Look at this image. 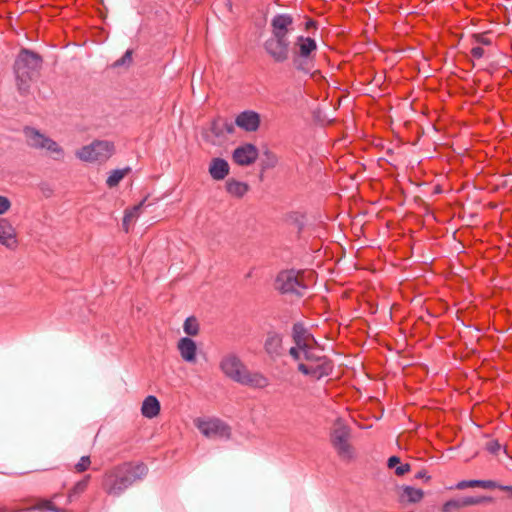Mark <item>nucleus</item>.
<instances>
[{
  "mask_svg": "<svg viewBox=\"0 0 512 512\" xmlns=\"http://www.w3.org/2000/svg\"><path fill=\"white\" fill-rule=\"evenodd\" d=\"M147 473L148 468L143 462H124L105 471L102 488L108 495L119 497L134 482L143 479Z\"/></svg>",
  "mask_w": 512,
  "mask_h": 512,
  "instance_id": "nucleus-1",
  "label": "nucleus"
},
{
  "mask_svg": "<svg viewBox=\"0 0 512 512\" xmlns=\"http://www.w3.org/2000/svg\"><path fill=\"white\" fill-rule=\"evenodd\" d=\"M43 62V57L33 50L24 47L19 50L13 64V71L17 89L21 95L25 96L29 93L31 82L39 74Z\"/></svg>",
  "mask_w": 512,
  "mask_h": 512,
  "instance_id": "nucleus-2",
  "label": "nucleus"
},
{
  "mask_svg": "<svg viewBox=\"0 0 512 512\" xmlns=\"http://www.w3.org/2000/svg\"><path fill=\"white\" fill-rule=\"evenodd\" d=\"M316 52L315 39L303 35L297 36L290 54L294 69L305 75H312L315 69Z\"/></svg>",
  "mask_w": 512,
  "mask_h": 512,
  "instance_id": "nucleus-3",
  "label": "nucleus"
},
{
  "mask_svg": "<svg viewBox=\"0 0 512 512\" xmlns=\"http://www.w3.org/2000/svg\"><path fill=\"white\" fill-rule=\"evenodd\" d=\"M300 271L287 269L280 271L275 278L274 286L282 295H294L298 298L304 296L307 285L299 279Z\"/></svg>",
  "mask_w": 512,
  "mask_h": 512,
  "instance_id": "nucleus-4",
  "label": "nucleus"
},
{
  "mask_svg": "<svg viewBox=\"0 0 512 512\" xmlns=\"http://www.w3.org/2000/svg\"><path fill=\"white\" fill-rule=\"evenodd\" d=\"M115 146L111 141L95 140L76 151L78 160H108L114 154Z\"/></svg>",
  "mask_w": 512,
  "mask_h": 512,
  "instance_id": "nucleus-5",
  "label": "nucleus"
},
{
  "mask_svg": "<svg viewBox=\"0 0 512 512\" xmlns=\"http://www.w3.org/2000/svg\"><path fill=\"white\" fill-rule=\"evenodd\" d=\"M267 56L275 63L282 64L290 59L291 42L289 38L271 36L263 43Z\"/></svg>",
  "mask_w": 512,
  "mask_h": 512,
  "instance_id": "nucleus-6",
  "label": "nucleus"
},
{
  "mask_svg": "<svg viewBox=\"0 0 512 512\" xmlns=\"http://www.w3.org/2000/svg\"><path fill=\"white\" fill-rule=\"evenodd\" d=\"M351 429L345 424L337 425L331 432L330 441L338 456L351 460L354 457L353 448L349 443Z\"/></svg>",
  "mask_w": 512,
  "mask_h": 512,
  "instance_id": "nucleus-7",
  "label": "nucleus"
},
{
  "mask_svg": "<svg viewBox=\"0 0 512 512\" xmlns=\"http://www.w3.org/2000/svg\"><path fill=\"white\" fill-rule=\"evenodd\" d=\"M24 134L29 146L36 149H45L48 152L56 153L61 158L64 157L62 147L50 137L42 134L38 129L26 126L24 128Z\"/></svg>",
  "mask_w": 512,
  "mask_h": 512,
  "instance_id": "nucleus-8",
  "label": "nucleus"
},
{
  "mask_svg": "<svg viewBox=\"0 0 512 512\" xmlns=\"http://www.w3.org/2000/svg\"><path fill=\"white\" fill-rule=\"evenodd\" d=\"M197 429L207 438H225L231 436V429L228 424L218 418L202 419L195 421Z\"/></svg>",
  "mask_w": 512,
  "mask_h": 512,
  "instance_id": "nucleus-9",
  "label": "nucleus"
},
{
  "mask_svg": "<svg viewBox=\"0 0 512 512\" xmlns=\"http://www.w3.org/2000/svg\"><path fill=\"white\" fill-rule=\"evenodd\" d=\"M297 369L303 375L310 376L315 380H320L332 374L334 363L329 357L323 356V359L318 362L309 364L299 363Z\"/></svg>",
  "mask_w": 512,
  "mask_h": 512,
  "instance_id": "nucleus-10",
  "label": "nucleus"
},
{
  "mask_svg": "<svg viewBox=\"0 0 512 512\" xmlns=\"http://www.w3.org/2000/svg\"><path fill=\"white\" fill-rule=\"evenodd\" d=\"M220 369L226 377L239 383L247 368L237 355L229 354L222 358Z\"/></svg>",
  "mask_w": 512,
  "mask_h": 512,
  "instance_id": "nucleus-11",
  "label": "nucleus"
},
{
  "mask_svg": "<svg viewBox=\"0 0 512 512\" xmlns=\"http://www.w3.org/2000/svg\"><path fill=\"white\" fill-rule=\"evenodd\" d=\"M294 19L292 15L287 13H280L273 16L271 19V36L280 38H289V34L294 30Z\"/></svg>",
  "mask_w": 512,
  "mask_h": 512,
  "instance_id": "nucleus-12",
  "label": "nucleus"
},
{
  "mask_svg": "<svg viewBox=\"0 0 512 512\" xmlns=\"http://www.w3.org/2000/svg\"><path fill=\"white\" fill-rule=\"evenodd\" d=\"M261 124V115L254 110H244L236 118L234 125L245 132H256Z\"/></svg>",
  "mask_w": 512,
  "mask_h": 512,
  "instance_id": "nucleus-13",
  "label": "nucleus"
},
{
  "mask_svg": "<svg viewBox=\"0 0 512 512\" xmlns=\"http://www.w3.org/2000/svg\"><path fill=\"white\" fill-rule=\"evenodd\" d=\"M0 244L10 250L18 246L16 230L6 218H0Z\"/></svg>",
  "mask_w": 512,
  "mask_h": 512,
  "instance_id": "nucleus-14",
  "label": "nucleus"
},
{
  "mask_svg": "<svg viewBox=\"0 0 512 512\" xmlns=\"http://www.w3.org/2000/svg\"><path fill=\"white\" fill-rule=\"evenodd\" d=\"M177 348L185 362L193 363L196 361L197 346L193 339L189 337L181 338L178 341Z\"/></svg>",
  "mask_w": 512,
  "mask_h": 512,
  "instance_id": "nucleus-15",
  "label": "nucleus"
},
{
  "mask_svg": "<svg viewBox=\"0 0 512 512\" xmlns=\"http://www.w3.org/2000/svg\"><path fill=\"white\" fill-rule=\"evenodd\" d=\"M264 350L271 358H277L282 354V336L276 332H269L264 342Z\"/></svg>",
  "mask_w": 512,
  "mask_h": 512,
  "instance_id": "nucleus-16",
  "label": "nucleus"
},
{
  "mask_svg": "<svg viewBox=\"0 0 512 512\" xmlns=\"http://www.w3.org/2000/svg\"><path fill=\"white\" fill-rule=\"evenodd\" d=\"M210 131L216 138H221L225 134L234 133V123L225 118L217 117L211 121Z\"/></svg>",
  "mask_w": 512,
  "mask_h": 512,
  "instance_id": "nucleus-17",
  "label": "nucleus"
},
{
  "mask_svg": "<svg viewBox=\"0 0 512 512\" xmlns=\"http://www.w3.org/2000/svg\"><path fill=\"white\" fill-rule=\"evenodd\" d=\"M258 148L252 143H245L234 149L232 160H257Z\"/></svg>",
  "mask_w": 512,
  "mask_h": 512,
  "instance_id": "nucleus-18",
  "label": "nucleus"
},
{
  "mask_svg": "<svg viewBox=\"0 0 512 512\" xmlns=\"http://www.w3.org/2000/svg\"><path fill=\"white\" fill-rule=\"evenodd\" d=\"M500 484L494 480H480V479H472V480H462L456 483L454 486L450 487V489H458L463 490L466 488L473 487H481L484 489H499Z\"/></svg>",
  "mask_w": 512,
  "mask_h": 512,
  "instance_id": "nucleus-19",
  "label": "nucleus"
},
{
  "mask_svg": "<svg viewBox=\"0 0 512 512\" xmlns=\"http://www.w3.org/2000/svg\"><path fill=\"white\" fill-rule=\"evenodd\" d=\"M161 405L159 400L154 395L147 396L141 406V413L144 417L152 419L159 415Z\"/></svg>",
  "mask_w": 512,
  "mask_h": 512,
  "instance_id": "nucleus-20",
  "label": "nucleus"
},
{
  "mask_svg": "<svg viewBox=\"0 0 512 512\" xmlns=\"http://www.w3.org/2000/svg\"><path fill=\"white\" fill-rule=\"evenodd\" d=\"M239 383L254 388H264L268 385V379L261 373H250L246 369Z\"/></svg>",
  "mask_w": 512,
  "mask_h": 512,
  "instance_id": "nucleus-21",
  "label": "nucleus"
},
{
  "mask_svg": "<svg viewBox=\"0 0 512 512\" xmlns=\"http://www.w3.org/2000/svg\"><path fill=\"white\" fill-rule=\"evenodd\" d=\"M225 187L229 195L238 199L243 198L250 189L246 182L238 181L232 178L226 181Z\"/></svg>",
  "mask_w": 512,
  "mask_h": 512,
  "instance_id": "nucleus-22",
  "label": "nucleus"
},
{
  "mask_svg": "<svg viewBox=\"0 0 512 512\" xmlns=\"http://www.w3.org/2000/svg\"><path fill=\"white\" fill-rule=\"evenodd\" d=\"M313 337L308 330L305 328L304 324L301 322H297L293 324L292 327V338L294 343L302 349L307 348L309 346L307 344V338Z\"/></svg>",
  "mask_w": 512,
  "mask_h": 512,
  "instance_id": "nucleus-23",
  "label": "nucleus"
},
{
  "mask_svg": "<svg viewBox=\"0 0 512 512\" xmlns=\"http://www.w3.org/2000/svg\"><path fill=\"white\" fill-rule=\"evenodd\" d=\"M424 497L423 490L419 488H415L409 485H405L402 487V494L400 495L401 502H409V503H418Z\"/></svg>",
  "mask_w": 512,
  "mask_h": 512,
  "instance_id": "nucleus-24",
  "label": "nucleus"
},
{
  "mask_svg": "<svg viewBox=\"0 0 512 512\" xmlns=\"http://www.w3.org/2000/svg\"><path fill=\"white\" fill-rule=\"evenodd\" d=\"M58 496V494H54L52 499H41L28 510H38L40 512H67L66 509L59 508L54 504L53 500Z\"/></svg>",
  "mask_w": 512,
  "mask_h": 512,
  "instance_id": "nucleus-25",
  "label": "nucleus"
},
{
  "mask_svg": "<svg viewBox=\"0 0 512 512\" xmlns=\"http://www.w3.org/2000/svg\"><path fill=\"white\" fill-rule=\"evenodd\" d=\"M229 162H211L209 173L214 180H222L229 174Z\"/></svg>",
  "mask_w": 512,
  "mask_h": 512,
  "instance_id": "nucleus-26",
  "label": "nucleus"
},
{
  "mask_svg": "<svg viewBox=\"0 0 512 512\" xmlns=\"http://www.w3.org/2000/svg\"><path fill=\"white\" fill-rule=\"evenodd\" d=\"M387 466L389 468H395V474L397 476H403L411 470V466L408 463L401 464L399 456L393 455L388 458Z\"/></svg>",
  "mask_w": 512,
  "mask_h": 512,
  "instance_id": "nucleus-27",
  "label": "nucleus"
},
{
  "mask_svg": "<svg viewBox=\"0 0 512 512\" xmlns=\"http://www.w3.org/2000/svg\"><path fill=\"white\" fill-rule=\"evenodd\" d=\"M130 171V167L112 170L106 179V185L110 188L117 186L120 183V181L124 178V176Z\"/></svg>",
  "mask_w": 512,
  "mask_h": 512,
  "instance_id": "nucleus-28",
  "label": "nucleus"
},
{
  "mask_svg": "<svg viewBox=\"0 0 512 512\" xmlns=\"http://www.w3.org/2000/svg\"><path fill=\"white\" fill-rule=\"evenodd\" d=\"M90 479L91 476L86 475L83 479L75 483V485L71 488V490L68 493V503L72 501L73 497L83 493L87 489Z\"/></svg>",
  "mask_w": 512,
  "mask_h": 512,
  "instance_id": "nucleus-29",
  "label": "nucleus"
},
{
  "mask_svg": "<svg viewBox=\"0 0 512 512\" xmlns=\"http://www.w3.org/2000/svg\"><path fill=\"white\" fill-rule=\"evenodd\" d=\"M467 506L466 497H460L455 499H450L446 501L441 508L442 512H453L454 510H459Z\"/></svg>",
  "mask_w": 512,
  "mask_h": 512,
  "instance_id": "nucleus-30",
  "label": "nucleus"
},
{
  "mask_svg": "<svg viewBox=\"0 0 512 512\" xmlns=\"http://www.w3.org/2000/svg\"><path fill=\"white\" fill-rule=\"evenodd\" d=\"M183 328L187 335L196 336L199 332V324L197 319L193 316L186 318Z\"/></svg>",
  "mask_w": 512,
  "mask_h": 512,
  "instance_id": "nucleus-31",
  "label": "nucleus"
},
{
  "mask_svg": "<svg viewBox=\"0 0 512 512\" xmlns=\"http://www.w3.org/2000/svg\"><path fill=\"white\" fill-rule=\"evenodd\" d=\"M132 55H133V50L127 49L126 52L122 55V57L117 59L112 64V67L113 68H118V67H122V66L129 67L133 61Z\"/></svg>",
  "mask_w": 512,
  "mask_h": 512,
  "instance_id": "nucleus-32",
  "label": "nucleus"
},
{
  "mask_svg": "<svg viewBox=\"0 0 512 512\" xmlns=\"http://www.w3.org/2000/svg\"><path fill=\"white\" fill-rule=\"evenodd\" d=\"M304 219L305 215L300 212L294 211L287 214V220L296 225L299 231H301L305 226Z\"/></svg>",
  "mask_w": 512,
  "mask_h": 512,
  "instance_id": "nucleus-33",
  "label": "nucleus"
},
{
  "mask_svg": "<svg viewBox=\"0 0 512 512\" xmlns=\"http://www.w3.org/2000/svg\"><path fill=\"white\" fill-rule=\"evenodd\" d=\"M145 201H146V198H144L137 205H134L130 209H127L124 214V222L131 221L132 219L137 218L139 216V212H140L141 208L143 207Z\"/></svg>",
  "mask_w": 512,
  "mask_h": 512,
  "instance_id": "nucleus-34",
  "label": "nucleus"
},
{
  "mask_svg": "<svg viewBox=\"0 0 512 512\" xmlns=\"http://www.w3.org/2000/svg\"><path fill=\"white\" fill-rule=\"evenodd\" d=\"M304 358L309 363H314L321 361L324 355H319L315 352V350L311 346H307V348L302 349Z\"/></svg>",
  "mask_w": 512,
  "mask_h": 512,
  "instance_id": "nucleus-35",
  "label": "nucleus"
},
{
  "mask_svg": "<svg viewBox=\"0 0 512 512\" xmlns=\"http://www.w3.org/2000/svg\"><path fill=\"white\" fill-rule=\"evenodd\" d=\"M467 506H474L484 503H491L493 502V497L491 496H465Z\"/></svg>",
  "mask_w": 512,
  "mask_h": 512,
  "instance_id": "nucleus-36",
  "label": "nucleus"
},
{
  "mask_svg": "<svg viewBox=\"0 0 512 512\" xmlns=\"http://www.w3.org/2000/svg\"><path fill=\"white\" fill-rule=\"evenodd\" d=\"M488 32L485 33H474L472 34V40L483 46H490L492 45V39L487 36Z\"/></svg>",
  "mask_w": 512,
  "mask_h": 512,
  "instance_id": "nucleus-37",
  "label": "nucleus"
},
{
  "mask_svg": "<svg viewBox=\"0 0 512 512\" xmlns=\"http://www.w3.org/2000/svg\"><path fill=\"white\" fill-rule=\"evenodd\" d=\"M91 465L90 456H82L79 461L75 464V471L78 473L85 472Z\"/></svg>",
  "mask_w": 512,
  "mask_h": 512,
  "instance_id": "nucleus-38",
  "label": "nucleus"
},
{
  "mask_svg": "<svg viewBox=\"0 0 512 512\" xmlns=\"http://www.w3.org/2000/svg\"><path fill=\"white\" fill-rule=\"evenodd\" d=\"M486 450L493 454V455H496L498 454V452L500 451L501 449V444L499 443L498 440L496 439H493V440H490L486 443Z\"/></svg>",
  "mask_w": 512,
  "mask_h": 512,
  "instance_id": "nucleus-39",
  "label": "nucleus"
},
{
  "mask_svg": "<svg viewBox=\"0 0 512 512\" xmlns=\"http://www.w3.org/2000/svg\"><path fill=\"white\" fill-rule=\"evenodd\" d=\"M11 207V202L6 196H0V215L7 212Z\"/></svg>",
  "mask_w": 512,
  "mask_h": 512,
  "instance_id": "nucleus-40",
  "label": "nucleus"
},
{
  "mask_svg": "<svg viewBox=\"0 0 512 512\" xmlns=\"http://www.w3.org/2000/svg\"><path fill=\"white\" fill-rule=\"evenodd\" d=\"M470 54L475 59H480L484 56L485 51L481 46H475L471 49Z\"/></svg>",
  "mask_w": 512,
  "mask_h": 512,
  "instance_id": "nucleus-41",
  "label": "nucleus"
},
{
  "mask_svg": "<svg viewBox=\"0 0 512 512\" xmlns=\"http://www.w3.org/2000/svg\"><path fill=\"white\" fill-rule=\"evenodd\" d=\"M262 153L266 157V160H277V156L268 148L267 145H263Z\"/></svg>",
  "mask_w": 512,
  "mask_h": 512,
  "instance_id": "nucleus-42",
  "label": "nucleus"
},
{
  "mask_svg": "<svg viewBox=\"0 0 512 512\" xmlns=\"http://www.w3.org/2000/svg\"><path fill=\"white\" fill-rule=\"evenodd\" d=\"M301 352H302L301 348H299L297 345L295 347H291L289 350L290 356L296 361L300 359Z\"/></svg>",
  "mask_w": 512,
  "mask_h": 512,
  "instance_id": "nucleus-43",
  "label": "nucleus"
},
{
  "mask_svg": "<svg viewBox=\"0 0 512 512\" xmlns=\"http://www.w3.org/2000/svg\"><path fill=\"white\" fill-rule=\"evenodd\" d=\"M416 479H424L425 481L430 480L431 476L428 475L427 471L422 469L415 474Z\"/></svg>",
  "mask_w": 512,
  "mask_h": 512,
  "instance_id": "nucleus-44",
  "label": "nucleus"
},
{
  "mask_svg": "<svg viewBox=\"0 0 512 512\" xmlns=\"http://www.w3.org/2000/svg\"><path fill=\"white\" fill-rule=\"evenodd\" d=\"M310 28H317V21L313 20V19H308L305 23V29H310Z\"/></svg>",
  "mask_w": 512,
  "mask_h": 512,
  "instance_id": "nucleus-45",
  "label": "nucleus"
},
{
  "mask_svg": "<svg viewBox=\"0 0 512 512\" xmlns=\"http://www.w3.org/2000/svg\"><path fill=\"white\" fill-rule=\"evenodd\" d=\"M224 3H225V7L227 8V10L229 12H233V3L231 0H224Z\"/></svg>",
  "mask_w": 512,
  "mask_h": 512,
  "instance_id": "nucleus-46",
  "label": "nucleus"
},
{
  "mask_svg": "<svg viewBox=\"0 0 512 512\" xmlns=\"http://www.w3.org/2000/svg\"><path fill=\"white\" fill-rule=\"evenodd\" d=\"M273 167H274L273 162H264V165H263L262 170H261V174L263 173L264 170L270 169V168H273Z\"/></svg>",
  "mask_w": 512,
  "mask_h": 512,
  "instance_id": "nucleus-47",
  "label": "nucleus"
},
{
  "mask_svg": "<svg viewBox=\"0 0 512 512\" xmlns=\"http://www.w3.org/2000/svg\"><path fill=\"white\" fill-rule=\"evenodd\" d=\"M499 489L502 491H509L512 493V486L511 485H502L500 484Z\"/></svg>",
  "mask_w": 512,
  "mask_h": 512,
  "instance_id": "nucleus-48",
  "label": "nucleus"
},
{
  "mask_svg": "<svg viewBox=\"0 0 512 512\" xmlns=\"http://www.w3.org/2000/svg\"><path fill=\"white\" fill-rule=\"evenodd\" d=\"M441 192H442L441 186L440 185H436L435 188H434V193L439 194Z\"/></svg>",
  "mask_w": 512,
  "mask_h": 512,
  "instance_id": "nucleus-49",
  "label": "nucleus"
},
{
  "mask_svg": "<svg viewBox=\"0 0 512 512\" xmlns=\"http://www.w3.org/2000/svg\"><path fill=\"white\" fill-rule=\"evenodd\" d=\"M129 222H130V221H127V222H124V221H123V226H124V228H125V231H126V232L128 231V223H129Z\"/></svg>",
  "mask_w": 512,
  "mask_h": 512,
  "instance_id": "nucleus-50",
  "label": "nucleus"
},
{
  "mask_svg": "<svg viewBox=\"0 0 512 512\" xmlns=\"http://www.w3.org/2000/svg\"><path fill=\"white\" fill-rule=\"evenodd\" d=\"M238 164L240 165H249L251 164L252 162H244V161H241V162H237Z\"/></svg>",
  "mask_w": 512,
  "mask_h": 512,
  "instance_id": "nucleus-51",
  "label": "nucleus"
},
{
  "mask_svg": "<svg viewBox=\"0 0 512 512\" xmlns=\"http://www.w3.org/2000/svg\"><path fill=\"white\" fill-rule=\"evenodd\" d=\"M211 160L218 161V160H224V159H223V158H221V157H213Z\"/></svg>",
  "mask_w": 512,
  "mask_h": 512,
  "instance_id": "nucleus-52",
  "label": "nucleus"
},
{
  "mask_svg": "<svg viewBox=\"0 0 512 512\" xmlns=\"http://www.w3.org/2000/svg\"><path fill=\"white\" fill-rule=\"evenodd\" d=\"M376 160L382 161V160H386V159L384 157H378Z\"/></svg>",
  "mask_w": 512,
  "mask_h": 512,
  "instance_id": "nucleus-53",
  "label": "nucleus"
}]
</instances>
